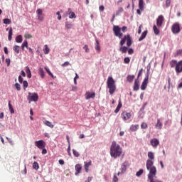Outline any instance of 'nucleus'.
Wrapping results in <instances>:
<instances>
[{"instance_id": "nucleus-1", "label": "nucleus", "mask_w": 182, "mask_h": 182, "mask_svg": "<svg viewBox=\"0 0 182 182\" xmlns=\"http://www.w3.org/2000/svg\"><path fill=\"white\" fill-rule=\"evenodd\" d=\"M127 42V46H123L124 43ZM133 43V40H132V36H130V34L124 35V37L121 39L119 45L121 48H119L120 52L122 53H126L127 50H129V48L132 46V44Z\"/></svg>"}, {"instance_id": "nucleus-2", "label": "nucleus", "mask_w": 182, "mask_h": 182, "mask_svg": "<svg viewBox=\"0 0 182 182\" xmlns=\"http://www.w3.org/2000/svg\"><path fill=\"white\" fill-rule=\"evenodd\" d=\"M122 153L123 148H122V146H120V145H119L116 141H113L110 146L111 157L117 159V157H120V156H122Z\"/></svg>"}, {"instance_id": "nucleus-3", "label": "nucleus", "mask_w": 182, "mask_h": 182, "mask_svg": "<svg viewBox=\"0 0 182 182\" xmlns=\"http://www.w3.org/2000/svg\"><path fill=\"white\" fill-rule=\"evenodd\" d=\"M170 67L173 69L175 68V71L177 75L182 73V60L177 62L176 60H172L169 63Z\"/></svg>"}, {"instance_id": "nucleus-4", "label": "nucleus", "mask_w": 182, "mask_h": 182, "mask_svg": "<svg viewBox=\"0 0 182 182\" xmlns=\"http://www.w3.org/2000/svg\"><path fill=\"white\" fill-rule=\"evenodd\" d=\"M107 87L109 89V95H113L116 92V82L113 77L109 76L107 80Z\"/></svg>"}, {"instance_id": "nucleus-5", "label": "nucleus", "mask_w": 182, "mask_h": 182, "mask_svg": "<svg viewBox=\"0 0 182 182\" xmlns=\"http://www.w3.org/2000/svg\"><path fill=\"white\" fill-rule=\"evenodd\" d=\"M122 31L124 32H127V26H124L122 28H119V26H113V32L114 35L119 38V39H122L123 38V33H122Z\"/></svg>"}, {"instance_id": "nucleus-6", "label": "nucleus", "mask_w": 182, "mask_h": 182, "mask_svg": "<svg viewBox=\"0 0 182 182\" xmlns=\"http://www.w3.org/2000/svg\"><path fill=\"white\" fill-rule=\"evenodd\" d=\"M146 166L147 170L149 171L148 177H150L151 176H156L157 173V169L156 168V166H154V161H146Z\"/></svg>"}, {"instance_id": "nucleus-7", "label": "nucleus", "mask_w": 182, "mask_h": 182, "mask_svg": "<svg viewBox=\"0 0 182 182\" xmlns=\"http://www.w3.org/2000/svg\"><path fill=\"white\" fill-rule=\"evenodd\" d=\"M27 99L29 103H31V102H38L39 99V96L36 92H34V93L28 92V96L27 97Z\"/></svg>"}, {"instance_id": "nucleus-8", "label": "nucleus", "mask_w": 182, "mask_h": 182, "mask_svg": "<svg viewBox=\"0 0 182 182\" xmlns=\"http://www.w3.org/2000/svg\"><path fill=\"white\" fill-rule=\"evenodd\" d=\"M121 118L124 120V122H126L129 119H132V113L127 112V111H123L121 114Z\"/></svg>"}, {"instance_id": "nucleus-9", "label": "nucleus", "mask_w": 182, "mask_h": 182, "mask_svg": "<svg viewBox=\"0 0 182 182\" xmlns=\"http://www.w3.org/2000/svg\"><path fill=\"white\" fill-rule=\"evenodd\" d=\"M35 146L38 147V149H42L46 147V142L43 140H39L35 141Z\"/></svg>"}, {"instance_id": "nucleus-10", "label": "nucleus", "mask_w": 182, "mask_h": 182, "mask_svg": "<svg viewBox=\"0 0 182 182\" xmlns=\"http://www.w3.org/2000/svg\"><path fill=\"white\" fill-rule=\"evenodd\" d=\"M148 84H149V75H146L141 83V90H146Z\"/></svg>"}, {"instance_id": "nucleus-11", "label": "nucleus", "mask_w": 182, "mask_h": 182, "mask_svg": "<svg viewBox=\"0 0 182 182\" xmlns=\"http://www.w3.org/2000/svg\"><path fill=\"white\" fill-rule=\"evenodd\" d=\"M163 22H164V17L163 15L159 16L156 19V26L158 28H161V26H163Z\"/></svg>"}, {"instance_id": "nucleus-12", "label": "nucleus", "mask_w": 182, "mask_h": 182, "mask_svg": "<svg viewBox=\"0 0 182 182\" xmlns=\"http://www.w3.org/2000/svg\"><path fill=\"white\" fill-rule=\"evenodd\" d=\"M171 31L173 33H180V24L179 23H174L172 26Z\"/></svg>"}, {"instance_id": "nucleus-13", "label": "nucleus", "mask_w": 182, "mask_h": 182, "mask_svg": "<svg viewBox=\"0 0 182 182\" xmlns=\"http://www.w3.org/2000/svg\"><path fill=\"white\" fill-rule=\"evenodd\" d=\"M85 97L86 100H89V99H95V97H96V93L90 92L87 91L85 94Z\"/></svg>"}, {"instance_id": "nucleus-14", "label": "nucleus", "mask_w": 182, "mask_h": 182, "mask_svg": "<svg viewBox=\"0 0 182 182\" xmlns=\"http://www.w3.org/2000/svg\"><path fill=\"white\" fill-rule=\"evenodd\" d=\"M150 144L152 146V147H154L156 149V147H157V146H159V144H160V141H159V139L154 138V139H151Z\"/></svg>"}, {"instance_id": "nucleus-15", "label": "nucleus", "mask_w": 182, "mask_h": 182, "mask_svg": "<svg viewBox=\"0 0 182 182\" xmlns=\"http://www.w3.org/2000/svg\"><path fill=\"white\" fill-rule=\"evenodd\" d=\"M129 166H130V164L129 163V161H125L121 166L122 173H124V171L127 170V167H129Z\"/></svg>"}, {"instance_id": "nucleus-16", "label": "nucleus", "mask_w": 182, "mask_h": 182, "mask_svg": "<svg viewBox=\"0 0 182 182\" xmlns=\"http://www.w3.org/2000/svg\"><path fill=\"white\" fill-rule=\"evenodd\" d=\"M123 106V104H122V100L119 99L118 101V105L114 109V113L117 114L119 112H120V109H122V107Z\"/></svg>"}, {"instance_id": "nucleus-17", "label": "nucleus", "mask_w": 182, "mask_h": 182, "mask_svg": "<svg viewBox=\"0 0 182 182\" xmlns=\"http://www.w3.org/2000/svg\"><path fill=\"white\" fill-rule=\"evenodd\" d=\"M84 168L85 170L86 173H89V167L92 166V161H90L89 162H84Z\"/></svg>"}, {"instance_id": "nucleus-18", "label": "nucleus", "mask_w": 182, "mask_h": 182, "mask_svg": "<svg viewBox=\"0 0 182 182\" xmlns=\"http://www.w3.org/2000/svg\"><path fill=\"white\" fill-rule=\"evenodd\" d=\"M80 171H82V165L80 164H76L75 165V175L78 176L79 173H80Z\"/></svg>"}, {"instance_id": "nucleus-19", "label": "nucleus", "mask_w": 182, "mask_h": 182, "mask_svg": "<svg viewBox=\"0 0 182 182\" xmlns=\"http://www.w3.org/2000/svg\"><path fill=\"white\" fill-rule=\"evenodd\" d=\"M140 87V82H139V79H136L134 84V90H139Z\"/></svg>"}, {"instance_id": "nucleus-20", "label": "nucleus", "mask_w": 182, "mask_h": 182, "mask_svg": "<svg viewBox=\"0 0 182 182\" xmlns=\"http://www.w3.org/2000/svg\"><path fill=\"white\" fill-rule=\"evenodd\" d=\"M68 14L70 15L69 16L70 19L76 18V14H75V12L72 11L70 9H68Z\"/></svg>"}, {"instance_id": "nucleus-21", "label": "nucleus", "mask_w": 182, "mask_h": 182, "mask_svg": "<svg viewBox=\"0 0 182 182\" xmlns=\"http://www.w3.org/2000/svg\"><path fill=\"white\" fill-rule=\"evenodd\" d=\"M148 158L147 161H154V153L151 151L148 152Z\"/></svg>"}, {"instance_id": "nucleus-22", "label": "nucleus", "mask_w": 182, "mask_h": 182, "mask_svg": "<svg viewBox=\"0 0 182 182\" xmlns=\"http://www.w3.org/2000/svg\"><path fill=\"white\" fill-rule=\"evenodd\" d=\"M154 177H156V176H148V180H149L150 182H163L159 179H154Z\"/></svg>"}, {"instance_id": "nucleus-23", "label": "nucleus", "mask_w": 182, "mask_h": 182, "mask_svg": "<svg viewBox=\"0 0 182 182\" xmlns=\"http://www.w3.org/2000/svg\"><path fill=\"white\" fill-rule=\"evenodd\" d=\"M26 73L27 74V77H28V79H31V77H32V73H31V69L28 66L26 67Z\"/></svg>"}, {"instance_id": "nucleus-24", "label": "nucleus", "mask_w": 182, "mask_h": 182, "mask_svg": "<svg viewBox=\"0 0 182 182\" xmlns=\"http://www.w3.org/2000/svg\"><path fill=\"white\" fill-rule=\"evenodd\" d=\"M139 124H136V125L132 124V125H131L129 129H130L131 132H136V130L139 129Z\"/></svg>"}, {"instance_id": "nucleus-25", "label": "nucleus", "mask_w": 182, "mask_h": 182, "mask_svg": "<svg viewBox=\"0 0 182 182\" xmlns=\"http://www.w3.org/2000/svg\"><path fill=\"white\" fill-rule=\"evenodd\" d=\"M139 8L141 11L144 9V2L143 0H139Z\"/></svg>"}, {"instance_id": "nucleus-26", "label": "nucleus", "mask_w": 182, "mask_h": 182, "mask_svg": "<svg viewBox=\"0 0 182 182\" xmlns=\"http://www.w3.org/2000/svg\"><path fill=\"white\" fill-rule=\"evenodd\" d=\"M146 36H147V30L142 33L141 36L139 38V42H141V41H143V39H144Z\"/></svg>"}, {"instance_id": "nucleus-27", "label": "nucleus", "mask_w": 182, "mask_h": 182, "mask_svg": "<svg viewBox=\"0 0 182 182\" xmlns=\"http://www.w3.org/2000/svg\"><path fill=\"white\" fill-rule=\"evenodd\" d=\"M156 127L159 129V130H161L163 128V123L160 122V119H157V123L156 124Z\"/></svg>"}, {"instance_id": "nucleus-28", "label": "nucleus", "mask_w": 182, "mask_h": 182, "mask_svg": "<svg viewBox=\"0 0 182 182\" xmlns=\"http://www.w3.org/2000/svg\"><path fill=\"white\" fill-rule=\"evenodd\" d=\"M38 74L42 79H43L45 77V71H43V68H39Z\"/></svg>"}, {"instance_id": "nucleus-29", "label": "nucleus", "mask_w": 182, "mask_h": 182, "mask_svg": "<svg viewBox=\"0 0 182 182\" xmlns=\"http://www.w3.org/2000/svg\"><path fill=\"white\" fill-rule=\"evenodd\" d=\"M153 29H154V33L156 36L160 35V30H159V28H157L156 25H154Z\"/></svg>"}, {"instance_id": "nucleus-30", "label": "nucleus", "mask_w": 182, "mask_h": 182, "mask_svg": "<svg viewBox=\"0 0 182 182\" xmlns=\"http://www.w3.org/2000/svg\"><path fill=\"white\" fill-rule=\"evenodd\" d=\"M22 41H23V39L21 35H18L16 37V42H17V43H22Z\"/></svg>"}, {"instance_id": "nucleus-31", "label": "nucleus", "mask_w": 182, "mask_h": 182, "mask_svg": "<svg viewBox=\"0 0 182 182\" xmlns=\"http://www.w3.org/2000/svg\"><path fill=\"white\" fill-rule=\"evenodd\" d=\"M127 82H129V83H132V82L134 80V75H127Z\"/></svg>"}, {"instance_id": "nucleus-32", "label": "nucleus", "mask_w": 182, "mask_h": 182, "mask_svg": "<svg viewBox=\"0 0 182 182\" xmlns=\"http://www.w3.org/2000/svg\"><path fill=\"white\" fill-rule=\"evenodd\" d=\"M95 50H97L98 53H100V45L99 44V41L97 40H96Z\"/></svg>"}, {"instance_id": "nucleus-33", "label": "nucleus", "mask_w": 182, "mask_h": 182, "mask_svg": "<svg viewBox=\"0 0 182 182\" xmlns=\"http://www.w3.org/2000/svg\"><path fill=\"white\" fill-rule=\"evenodd\" d=\"M43 52L45 55H48V53L50 52V49H49V47H48V45L44 46Z\"/></svg>"}, {"instance_id": "nucleus-34", "label": "nucleus", "mask_w": 182, "mask_h": 182, "mask_svg": "<svg viewBox=\"0 0 182 182\" xmlns=\"http://www.w3.org/2000/svg\"><path fill=\"white\" fill-rule=\"evenodd\" d=\"M13 50H14V52H16V53H19V52L21 50V47H19V46H14L13 48Z\"/></svg>"}, {"instance_id": "nucleus-35", "label": "nucleus", "mask_w": 182, "mask_h": 182, "mask_svg": "<svg viewBox=\"0 0 182 182\" xmlns=\"http://www.w3.org/2000/svg\"><path fill=\"white\" fill-rule=\"evenodd\" d=\"M44 124H46V126H48V127H50V129H53L54 127L53 124H52V122L49 121L44 122Z\"/></svg>"}, {"instance_id": "nucleus-36", "label": "nucleus", "mask_w": 182, "mask_h": 182, "mask_svg": "<svg viewBox=\"0 0 182 182\" xmlns=\"http://www.w3.org/2000/svg\"><path fill=\"white\" fill-rule=\"evenodd\" d=\"M9 109L11 114H14V113H15V110H14V107H12V105H11V101L9 102Z\"/></svg>"}, {"instance_id": "nucleus-37", "label": "nucleus", "mask_w": 182, "mask_h": 182, "mask_svg": "<svg viewBox=\"0 0 182 182\" xmlns=\"http://www.w3.org/2000/svg\"><path fill=\"white\" fill-rule=\"evenodd\" d=\"M25 48H28V41H24L23 43L21 45L22 50H24Z\"/></svg>"}, {"instance_id": "nucleus-38", "label": "nucleus", "mask_w": 182, "mask_h": 182, "mask_svg": "<svg viewBox=\"0 0 182 182\" xmlns=\"http://www.w3.org/2000/svg\"><path fill=\"white\" fill-rule=\"evenodd\" d=\"M3 22H4V23L5 24V25H11V19H9V18H4V20H3Z\"/></svg>"}, {"instance_id": "nucleus-39", "label": "nucleus", "mask_w": 182, "mask_h": 182, "mask_svg": "<svg viewBox=\"0 0 182 182\" xmlns=\"http://www.w3.org/2000/svg\"><path fill=\"white\" fill-rule=\"evenodd\" d=\"M12 35H13V31H12V28H11L9 31V36H8L9 41H12Z\"/></svg>"}, {"instance_id": "nucleus-40", "label": "nucleus", "mask_w": 182, "mask_h": 182, "mask_svg": "<svg viewBox=\"0 0 182 182\" xmlns=\"http://www.w3.org/2000/svg\"><path fill=\"white\" fill-rule=\"evenodd\" d=\"M33 168H34V170H38L39 169V164H38V162L35 161L33 164Z\"/></svg>"}, {"instance_id": "nucleus-41", "label": "nucleus", "mask_w": 182, "mask_h": 182, "mask_svg": "<svg viewBox=\"0 0 182 182\" xmlns=\"http://www.w3.org/2000/svg\"><path fill=\"white\" fill-rule=\"evenodd\" d=\"M73 154L75 156V157H80V154H79V152L75 149H73Z\"/></svg>"}, {"instance_id": "nucleus-42", "label": "nucleus", "mask_w": 182, "mask_h": 182, "mask_svg": "<svg viewBox=\"0 0 182 182\" xmlns=\"http://www.w3.org/2000/svg\"><path fill=\"white\" fill-rule=\"evenodd\" d=\"M73 25L71 23H69V21L65 22V28L67 29H70L72 28Z\"/></svg>"}, {"instance_id": "nucleus-43", "label": "nucleus", "mask_w": 182, "mask_h": 182, "mask_svg": "<svg viewBox=\"0 0 182 182\" xmlns=\"http://www.w3.org/2000/svg\"><path fill=\"white\" fill-rule=\"evenodd\" d=\"M147 127H148L147 123H146V122H143L141 124V129H147Z\"/></svg>"}, {"instance_id": "nucleus-44", "label": "nucleus", "mask_w": 182, "mask_h": 182, "mask_svg": "<svg viewBox=\"0 0 182 182\" xmlns=\"http://www.w3.org/2000/svg\"><path fill=\"white\" fill-rule=\"evenodd\" d=\"M22 83H23L24 90H26V87H28V81L24 80L23 81Z\"/></svg>"}, {"instance_id": "nucleus-45", "label": "nucleus", "mask_w": 182, "mask_h": 182, "mask_svg": "<svg viewBox=\"0 0 182 182\" xmlns=\"http://www.w3.org/2000/svg\"><path fill=\"white\" fill-rule=\"evenodd\" d=\"M124 63H126V64L130 63V58L129 57H125L124 58Z\"/></svg>"}, {"instance_id": "nucleus-46", "label": "nucleus", "mask_w": 182, "mask_h": 182, "mask_svg": "<svg viewBox=\"0 0 182 182\" xmlns=\"http://www.w3.org/2000/svg\"><path fill=\"white\" fill-rule=\"evenodd\" d=\"M45 69H46L47 73H48V75H50V76H51V77H53V74L50 72V70H49V68H48L47 67H45Z\"/></svg>"}, {"instance_id": "nucleus-47", "label": "nucleus", "mask_w": 182, "mask_h": 182, "mask_svg": "<svg viewBox=\"0 0 182 182\" xmlns=\"http://www.w3.org/2000/svg\"><path fill=\"white\" fill-rule=\"evenodd\" d=\"M143 174V169H140L138 172H136V177H140Z\"/></svg>"}, {"instance_id": "nucleus-48", "label": "nucleus", "mask_w": 182, "mask_h": 182, "mask_svg": "<svg viewBox=\"0 0 182 182\" xmlns=\"http://www.w3.org/2000/svg\"><path fill=\"white\" fill-rule=\"evenodd\" d=\"M38 20L40 21L41 22H42V21H43L44 18L42 14H40L38 16H37Z\"/></svg>"}, {"instance_id": "nucleus-49", "label": "nucleus", "mask_w": 182, "mask_h": 182, "mask_svg": "<svg viewBox=\"0 0 182 182\" xmlns=\"http://www.w3.org/2000/svg\"><path fill=\"white\" fill-rule=\"evenodd\" d=\"M15 87L18 92L21 90V85H19V83L16 82L15 84Z\"/></svg>"}, {"instance_id": "nucleus-50", "label": "nucleus", "mask_w": 182, "mask_h": 182, "mask_svg": "<svg viewBox=\"0 0 182 182\" xmlns=\"http://www.w3.org/2000/svg\"><path fill=\"white\" fill-rule=\"evenodd\" d=\"M6 140H8L9 143L11 145V146H14V141L11 139V138H9V137H6Z\"/></svg>"}, {"instance_id": "nucleus-51", "label": "nucleus", "mask_w": 182, "mask_h": 182, "mask_svg": "<svg viewBox=\"0 0 182 182\" xmlns=\"http://www.w3.org/2000/svg\"><path fill=\"white\" fill-rule=\"evenodd\" d=\"M24 38H26V39H31L32 38V35L28 34V33H26L24 35Z\"/></svg>"}, {"instance_id": "nucleus-52", "label": "nucleus", "mask_w": 182, "mask_h": 182, "mask_svg": "<svg viewBox=\"0 0 182 182\" xmlns=\"http://www.w3.org/2000/svg\"><path fill=\"white\" fill-rule=\"evenodd\" d=\"M43 12V11H42V9H37V11H36L37 16L42 15Z\"/></svg>"}, {"instance_id": "nucleus-53", "label": "nucleus", "mask_w": 182, "mask_h": 182, "mask_svg": "<svg viewBox=\"0 0 182 182\" xmlns=\"http://www.w3.org/2000/svg\"><path fill=\"white\" fill-rule=\"evenodd\" d=\"M69 65H70V63H69L68 61L65 62L64 63L62 64V67L65 68L66 66H69Z\"/></svg>"}, {"instance_id": "nucleus-54", "label": "nucleus", "mask_w": 182, "mask_h": 182, "mask_svg": "<svg viewBox=\"0 0 182 182\" xmlns=\"http://www.w3.org/2000/svg\"><path fill=\"white\" fill-rule=\"evenodd\" d=\"M129 55H133L134 53V50L133 48H129L128 50Z\"/></svg>"}, {"instance_id": "nucleus-55", "label": "nucleus", "mask_w": 182, "mask_h": 182, "mask_svg": "<svg viewBox=\"0 0 182 182\" xmlns=\"http://www.w3.org/2000/svg\"><path fill=\"white\" fill-rule=\"evenodd\" d=\"M141 75H143V68H141L138 73V77L137 79H139L140 77V76H141Z\"/></svg>"}, {"instance_id": "nucleus-56", "label": "nucleus", "mask_w": 182, "mask_h": 182, "mask_svg": "<svg viewBox=\"0 0 182 182\" xmlns=\"http://www.w3.org/2000/svg\"><path fill=\"white\" fill-rule=\"evenodd\" d=\"M170 4H171V0H166V5L167 8L170 6Z\"/></svg>"}, {"instance_id": "nucleus-57", "label": "nucleus", "mask_w": 182, "mask_h": 182, "mask_svg": "<svg viewBox=\"0 0 182 182\" xmlns=\"http://www.w3.org/2000/svg\"><path fill=\"white\" fill-rule=\"evenodd\" d=\"M56 15H58V21H60V19H62V16L60 15V12L57 11Z\"/></svg>"}, {"instance_id": "nucleus-58", "label": "nucleus", "mask_w": 182, "mask_h": 182, "mask_svg": "<svg viewBox=\"0 0 182 182\" xmlns=\"http://www.w3.org/2000/svg\"><path fill=\"white\" fill-rule=\"evenodd\" d=\"M68 156H72V153H70V145H68V149H67Z\"/></svg>"}, {"instance_id": "nucleus-59", "label": "nucleus", "mask_w": 182, "mask_h": 182, "mask_svg": "<svg viewBox=\"0 0 182 182\" xmlns=\"http://www.w3.org/2000/svg\"><path fill=\"white\" fill-rule=\"evenodd\" d=\"M83 49H85V52L87 53H88V52H89V47L87 46V45H85L84 47H83Z\"/></svg>"}, {"instance_id": "nucleus-60", "label": "nucleus", "mask_w": 182, "mask_h": 182, "mask_svg": "<svg viewBox=\"0 0 182 182\" xmlns=\"http://www.w3.org/2000/svg\"><path fill=\"white\" fill-rule=\"evenodd\" d=\"M18 82H19V83H23V78H22L21 75L18 76Z\"/></svg>"}, {"instance_id": "nucleus-61", "label": "nucleus", "mask_w": 182, "mask_h": 182, "mask_svg": "<svg viewBox=\"0 0 182 182\" xmlns=\"http://www.w3.org/2000/svg\"><path fill=\"white\" fill-rule=\"evenodd\" d=\"M113 182H117L119 181V178H117V176L116 175L114 176V178H113V180H112Z\"/></svg>"}, {"instance_id": "nucleus-62", "label": "nucleus", "mask_w": 182, "mask_h": 182, "mask_svg": "<svg viewBox=\"0 0 182 182\" xmlns=\"http://www.w3.org/2000/svg\"><path fill=\"white\" fill-rule=\"evenodd\" d=\"M42 150V154H48V151L46 150V148L41 149Z\"/></svg>"}, {"instance_id": "nucleus-63", "label": "nucleus", "mask_w": 182, "mask_h": 182, "mask_svg": "<svg viewBox=\"0 0 182 182\" xmlns=\"http://www.w3.org/2000/svg\"><path fill=\"white\" fill-rule=\"evenodd\" d=\"M99 9L101 12H103L105 11V6L103 5L100 6Z\"/></svg>"}, {"instance_id": "nucleus-64", "label": "nucleus", "mask_w": 182, "mask_h": 182, "mask_svg": "<svg viewBox=\"0 0 182 182\" xmlns=\"http://www.w3.org/2000/svg\"><path fill=\"white\" fill-rule=\"evenodd\" d=\"M92 180H93V177L89 176V177L87 178V180L85 181V182H90V181H92Z\"/></svg>"}]
</instances>
